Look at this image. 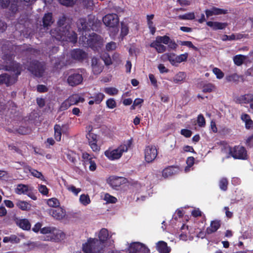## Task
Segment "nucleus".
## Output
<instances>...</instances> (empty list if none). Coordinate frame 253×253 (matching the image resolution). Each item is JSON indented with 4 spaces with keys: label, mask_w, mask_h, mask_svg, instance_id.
Segmentation results:
<instances>
[{
    "label": "nucleus",
    "mask_w": 253,
    "mask_h": 253,
    "mask_svg": "<svg viewBox=\"0 0 253 253\" xmlns=\"http://www.w3.org/2000/svg\"><path fill=\"white\" fill-rule=\"evenodd\" d=\"M66 188L69 191L73 193L75 195H77L79 192L81 191V189L76 188L75 186L72 185H67Z\"/></svg>",
    "instance_id": "nucleus-51"
},
{
    "label": "nucleus",
    "mask_w": 253,
    "mask_h": 253,
    "mask_svg": "<svg viewBox=\"0 0 253 253\" xmlns=\"http://www.w3.org/2000/svg\"><path fill=\"white\" fill-rule=\"evenodd\" d=\"M91 67L92 72L95 75L99 74L103 69V66L100 60L95 57H93L91 59Z\"/></svg>",
    "instance_id": "nucleus-12"
},
{
    "label": "nucleus",
    "mask_w": 253,
    "mask_h": 253,
    "mask_svg": "<svg viewBox=\"0 0 253 253\" xmlns=\"http://www.w3.org/2000/svg\"><path fill=\"white\" fill-rule=\"evenodd\" d=\"M79 201L84 206L89 205L91 202L90 198L87 194H82L80 197Z\"/></svg>",
    "instance_id": "nucleus-32"
},
{
    "label": "nucleus",
    "mask_w": 253,
    "mask_h": 253,
    "mask_svg": "<svg viewBox=\"0 0 253 253\" xmlns=\"http://www.w3.org/2000/svg\"><path fill=\"white\" fill-rule=\"evenodd\" d=\"M156 249L160 253H169L170 248L168 246L167 243L160 241L156 244Z\"/></svg>",
    "instance_id": "nucleus-17"
},
{
    "label": "nucleus",
    "mask_w": 253,
    "mask_h": 253,
    "mask_svg": "<svg viewBox=\"0 0 253 253\" xmlns=\"http://www.w3.org/2000/svg\"><path fill=\"white\" fill-rule=\"evenodd\" d=\"M253 99V96L250 94L242 95L239 98V101L241 103H249Z\"/></svg>",
    "instance_id": "nucleus-36"
},
{
    "label": "nucleus",
    "mask_w": 253,
    "mask_h": 253,
    "mask_svg": "<svg viewBox=\"0 0 253 253\" xmlns=\"http://www.w3.org/2000/svg\"><path fill=\"white\" fill-rule=\"evenodd\" d=\"M188 57V54L184 53L178 56H176L175 61L176 63V65L178 63H180L183 61H186Z\"/></svg>",
    "instance_id": "nucleus-49"
},
{
    "label": "nucleus",
    "mask_w": 253,
    "mask_h": 253,
    "mask_svg": "<svg viewBox=\"0 0 253 253\" xmlns=\"http://www.w3.org/2000/svg\"><path fill=\"white\" fill-rule=\"evenodd\" d=\"M128 33V26L124 23H121V31L120 36L122 37L123 39L124 37L126 36Z\"/></svg>",
    "instance_id": "nucleus-43"
},
{
    "label": "nucleus",
    "mask_w": 253,
    "mask_h": 253,
    "mask_svg": "<svg viewBox=\"0 0 253 253\" xmlns=\"http://www.w3.org/2000/svg\"><path fill=\"white\" fill-rule=\"evenodd\" d=\"M54 230V227H45L41 229V233L42 234H51Z\"/></svg>",
    "instance_id": "nucleus-59"
},
{
    "label": "nucleus",
    "mask_w": 253,
    "mask_h": 253,
    "mask_svg": "<svg viewBox=\"0 0 253 253\" xmlns=\"http://www.w3.org/2000/svg\"><path fill=\"white\" fill-rule=\"evenodd\" d=\"M19 240V239L16 236L11 235L9 237H5L3 238V241L4 243H18Z\"/></svg>",
    "instance_id": "nucleus-41"
},
{
    "label": "nucleus",
    "mask_w": 253,
    "mask_h": 253,
    "mask_svg": "<svg viewBox=\"0 0 253 253\" xmlns=\"http://www.w3.org/2000/svg\"><path fill=\"white\" fill-rule=\"evenodd\" d=\"M228 182L226 178L223 177L220 179L219 182V186L220 188L223 191L227 189Z\"/></svg>",
    "instance_id": "nucleus-39"
},
{
    "label": "nucleus",
    "mask_w": 253,
    "mask_h": 253,
    "mask_svg": "<svg viewBox=\"0 0 253 253\" xmlns=\"http://www.w3.org/2000/svg\"><path fill=\"white\" fill-rule=\"evenodd\" d=\"M240 76L237 73H233L226 76L225 79L228 82L237 83L239 82Z\"/></svg>",
    "instance_id": "nucleus-33"
},
{
    "label": "nucleus",
    "mask_w": 253,
    "mask_h": 253,
    "mask_svg": "<svg viewBox=\"0 0 253 253\" xmlns=\"http://www.w3.org/2000/svg\"><path fill=\"white\" fill-rule=\"evenodd\" d=\"M39 191L44 195H47L48 193V189L47 187L44 185H39L38 186Z\"/></svg>",
    "instance_id": "nucleus-55"
},
{
    "label": "nucleus",
    "mask_w": 253,
    "mask_h": 253,
    "mask_svg": "<svg viewBox=\"0 0 253 253\" xmlns=\"http://www.w3.org/2000/svg\"><path fill=\"white\" fill-rule=\"evenodd\" d=\"M125 181L121 177L111 176L109 178V183L113 188L119 187Z\"/></svg>",
    "instance_id": "nucleus-18"
},
{
    "label": "nucleus",
    "mask_w": 253,
    "mask_h": 253,
    "mask_svg": "<svg viewBox=\"0 0 253 253\" xmlns=\"http://www.w3.org/2000/svg\"><path fill=\"white\" fill-rule=\"evenodd\" d=\"M68 99L72 105L77 104L79 102H83L84 101V99L78 94L71 95Z\"/></svg>",
    "instance_id": "nucleus-25"
},
{
    "label": "nucleus",
    "mask_w": 253,
    "mask_h": 253,
    "mask_svg": "<svg viewBox=\"0 0 253 253\" xmlns=\"http://www.w3.org/2000/svg\"><path fill=\"white\" fill-rule=\"evenodd\" d=\"M77 0H59L60 4L66 6H72L74 5Z\"/></svg>",
    "instance_id": "nucleus-46"
},
{
    "label": "nucleus",
    "mask_w": 253,
    "mask_h": 253,
    "mask_svg": "<svg viewBox=\"0 0 253 253\" xmlns=\"http://www.w3.org/2000/svg\"><path fill=\"white\" fill-rule=\"evenodd\" d=\"M49 212L53 218L57 220H61L66 216L65 211L60 207H58L54 209H51Z\"/></svg>",
    "instance_id": "nucleus-14"
},
{
    "label": "nucleus",
    "mask_w": 253,
    "mask_h": 253,
    "mask_svg": "<svg viewBox=\"0 0 253 253\" xmlns=\"http://www.w3.org/2000/svg\"><path fill=\"white\" fill-rule=\"evenodd\" d=\"M47 205L51 207L58 208L59 206V202L56 198H51L47 201Z\"/></svg>",
    "instance_id": "nucleus-42"
},
{
    "label": "nucleus",
    "mask_w": 253,
    "mask_h": 253,
    "mask_svg": "<svg viewBox=\"0 0 253 253\" xmlns=\"http://www.w3.org/2000/svg\"><path fill=\"white\" fill-rule=\"evenodd\" d=\"M34 188L29 185L19 184L15 189V192L18 195H26L32 199L36 200V196L33 193Z\"/></svg>",
    "instance_id": "nucleus-6"
},
{
    "label": "nucleus",
    "mask_w": 253,
    "mask_h": 253,
    "mask_svg": "<svg viewBox=\"0 0 253 253\" xmlns=\"http://www.w3.org/2000/svg\"><path fill=\"white\" fill-rule=\"evenodd\" d=\"M83 80L82 75L79 73L71 74L67 78V83L69 85L75 86L81 84Z\"/></svg>",
    "instance_id": "nucleus-11"
},
{
    "label": "nucleus",
    "mask_w": 253,
    "mask_h": 253,
    "mask_svg": "<svg viewBox=\"0 0 253 253\" xmlns=\"http://www.w3.org/2000/svg\"><path fill=\"white\" fill-rule=\"evenodd\" d=\"M158 151L155 146H148L144 150L145 160L147 163L152 162L157 157Z\"/></svg>",
    "instance_id": "nucleus-8"
},
{
    "label": "nucleus",
    "mask_w": 253,
    "mask_h": 253,
    "mask_svg": "<svg viewBox=\"0 0 253 253\" xmlns=\"http://www.w3.org/2000/svg\"><path fill=\"white\" fill-rule=\"evenodd\" d=\"M106 47L107 50H114L116 47V43L115 42H111L107 44Z\"/></svg>",
    "instance_id": "nucleus-62"
},
{
    "label": "nucleus",
    "mask_w": 253,
    "mask_h": 253,
    "mask_svg": "<svg viewBox=\"0 0 253 253\" xmlns=\"http://www.w3.org/2000/svg\"><path fill=\"white\" fill-rule=\"evenodd\" d=\"M72 57L79 61L84 59L86 57V53L80 49H74L71 51Z\"/></svg>",
    "instance_id": "nucleus-16"
},
{
    "label": "nucleus",
    "mask_w": 253,
    "mask_h": 253,
    "mask_svg": "<svg viewBox=\"0 0 253 253\" xmlns=\"http://www.w3.org/2000/svg\"><path fill=\"white\" fill-rule=\"evenodd\" d=\"M178 18L181 20H192L195 18L194 12H189L178 16Z\"/></svg>",
    "instance_id": "nucleus-40"
},
{
    "label": "nucleus",
    "mask_w": 253,
    "mask_h": 253,
    "mask_svg": "<svg viewBox=\"0 0 253 253\" xmlns=\"http://www.w3.org/2000/svg\"><path fill=\"white\" fill-rule=\"evenodd\" d=\"M131 145L130 140L120 145L116 149H109L104 152L105 156L110 160L114 161L119 159L122 156L123 153L127 151L128 148Z\"/></svg>",
    "instance_id": "nucleus-4"
},
{
    "label": "nucleus",
    "mask_w": 253,
    "mask_h": 253,
    "mask_svg": "<svg viewBox=\"0 0 253 253\" xmlns=\"http://www.w3.org/2000/svg\"><path fill=\"white\" fill-rule=\"evenodd\" d=\"M79 30L85 31L87 29V23L84 19H80L77 22Z\"/></svg>",
    "instance_id": "nucleus-37"
},
{
    "label": "nucleus",
    "mask_w": 253,
    "mask_h": 253,
    "mask_svg": "<svg viewBox=\"0 0 253 253\" xmlns=\"http://www.w3.org/2000/svg\"><path fill=\"white\" fill-rule=\"evenodd\" d=\"M186 77L185 73L179 72L173 78V82L176 84H181L184 83Z\"/></svg>",
    "instance_id": "nucleus-22"
},
{
    "label": "nucleus",
    "mask_w": 253,
    "mask_h": 253,
    "mask_svg": "<svg viewBox=\"0 0 253 253\" xmlns=\"http://www.w3.org/2000/svg\"><path fill=\"white\" fill-rule=\"evenodd\" d=\"M108 237V230L105 228H102L98 234L99 240L97 239H90L87 243L83 245V251L85 253H98L100 249L99 245L106 241Z\"/></svg>",
    "instance_id": "nucleus-3"
},
{
    "label": "nucleus",
    "mask_w": 253,
    "mask_h": 253,
    "mask_svg": "<svg viewBox=\"0 0 253 253\" xmlns=\"http://www.w3.org/2000/svg\"><path fill=\"white\" fill-rule=\"evenodd\" d=\"M17 224L24 230H29L30 229L31 225L27 219H23L20 220L17 222Z\"/></svg>",
    "instance_id": "nucleus-30"
},
{
    "label": "nucleus",
    "mask_w": 253,
    "mask_h": 253,
    "mask_svg": "<svg viewBox=\"0 0 253 253\" xmlns=\"http://www.w3.org/2000/svg\"><path fill=\"white\" fill-rule=\"evenodd\" d=\"M28 167L24 162H15L14 164V167L17 169H20L21 167L24 169V170L27 172L26 167Z\"/></svg>",
    "instance_id": "nucleus-54"
},
{
    "label": "nucleus",
    "mask_w": 253,
    "mask_h": 253,
    "mask_svg": "<svg viewBox=\"0 0 253 253\" xmlns=\"http://www.w3.org/2000/svg\"><path fill=\"white\" fill-rule=\"evenodd\" d=\"M207 25L211 27L213 30H223L228 26L227 23L212 21L207 22Z\"/></svg>",
    "instance_id": "nucleus-19"
},
{
    "label": "nucleus",
    "mask_w": 253,
    "mask_h": 253,
    "mask_svg": "<svg viewBox=\"0 0 253 253\" xmlns=\"http://www.w3.org/2000/svg\"><path fill=\"white\" fill-rule=\"evenodd\" d=\"M50 35L59 41H67L75 43L77 42V34L70 30V26L66 18L63 15L57 21V27L50 31Z\"/></svg>",
    "instance_id": "nucleus-1"
},
{
    "label": "nucleus",
    "mask_w": 253,
    "mask_h": 253,
    "mask_svg": "<svg viewBox=\"0 0 253 253\" xmlns=\"http://www.w3.org/2000/svg\"><path fill=\"white\" fill-rule=\"evenodd\" d=\"M83 42L84 43L86 42V43L87 44H89L90 45L100 46L102 44V43L103 42V39L100 36L95 33H92L90 35V38L89 39H87L86 41H85L84 40H83Z\"/></svg>",
    "instance_id": "nucleus-13"
},
{
    "label": "nucleus",
    "mask_w": 253,
    "mask_h": 253,
    "mask_svg": "<svg viewBox=\"0 0 253 253\" xmlns=\"http://www.w3.org/2000/svg\"><path fill=\"white\" fill-rule=\"evenodd\" d=\"M16 206L22 211H29L31 209V205L29 203L18 200L16 203Z\"/></svg>",
    "instance_id": "nucleus-27"
},
{
    "label": "nucleus",
    "mask_w": 253,
    "mask_h": 253,
    "mask_svg": "<svg viewBox=\"0 0 253 253\" xmlns=\"http://www.w3.org/2000/svg\"><path fill=\"white\" fill-rule=\"evenodd\" d=\"M220 226V222L219 220H214L211 222L210 226L208 227L206 233L211 234L215 232Z\"/></svg>",
    "instance_id": "nucleus-21"
},
{
    "label": "nucleus",
    "mask_w": 253,
    "mask_h": 253,
    "mask_svg": "<svg viewBox=\"0 0 253 253\" xmlns=\"http://www.w3.org/2000/svg\"><path fill=\"white\" fill-rule=\"evenodd\" d=\"M149 78L151 81V84L155 87L158 86L157 81L155 77L153 74L149 75Z\"/></svg>",
    "instance_id": "nucleus-63"
},
{
    "label": "nucleus",
    "mask_w": 253,
    "mask_h": 253,
    "mask_svg": "<svg viewBox=\"0 0 253 253\" xmlns=\"http://www.w3.org/2000/svg\"><path fill=\"white\" fill-rule=\"evenodd\" d=\"M104 200L107 203H115L117 201L116 198L110 195L108 193L105 194Z\"/></svg>",
    "instance_id": "nucleus-45"
},
{
    "label": "nucleus",
    "mask_w": 253,
    "mask_h": 253,
    "mask_svg": "<svg viewBox=\"0 0 253 253\" xmlns=\"http://www.w3.org/2000/svg\"><path fill=\"white\" fill-rule=\"evenodd\" d=\"M181 134L186 137H189L192 134V131L189 129H182L181 130Z\"/></svg>",
    "instance_id": "nucleus-64"
},
{
    "label": "nucleus",
    "mask_w": 253,
    "mask_h": 253,
    "mask_svg": "<svg viewBox=\"0 0 253 253\" xmlns=\"http://www.w3.org/2000/svg\"><path fill=\"white\" fill-rule=\"evenodd\" d=\"M229 152L234 159L245 160L247 159V151L242 146H235L233 148H229Z\"/></svg>",
    "instance_id": "nucleus-7"
},
{
    "label": "nucleus",
    "mask_w": 253,
    "mask_h": 253,
    "mask_svg": "<svg viewBox=\"0 0 253 253\" xmlns=\"http://www.w3.org/2000/svg\"><path fill=\"white\" fill-rule=\"evenodd\" d=\"M169 37L167 36H158L156 37V40L161 43H163L165 44H168V43H169Z\"/></svg>",
    "instance_id": "nucleus-44"
},
{
    "label": "nucleus",
    "mask_w": 253,
    "mask_h": 253,
    "mask_svg": "<svg viewBox=\"0 0 253 253\" xmlns=\"http://www.w3.org/2000/svg\"><path fill=\"white\" fill-rule=\"evenodd\" d=\"M161 58L164 61L168 60L172 65H176L175 61L176 55L173 53L164 54L162 56Z\"/></svg>",
    "instance_id": "nucleus-28"
},
{
    "label": "nucleus",
    "mask_w": 253,
    "mask_h": 253,
    "mask_svg": "<svg viewBox=\"0 0 253 253\" xmlns=\"http://www.w3.org/2000/svg\"><path fill=\"white\" fill-rule=\"evenodd\" d=\"M175 172L174 169L172 167H169L163 170L162 175L164 177L167 178L174 174Z\"/></svg>",
    "instance_id": "nucleus-31"
},
{
    "label": "nucleus",
    "mask_w": 253,
    "mask_h": 253,
    "mask_svg": "<svg viewBox=\"0 0 253 253\" xmlns=\"http://www.w3.org/2000/svg\"><path fill=\"white\" fill-rule=\"evenodd\" d=\"M107 106L110 109H113L116 107V102L113 98L109 99L106 101Z\"/></svg>",
    "instance_id": "nucleus-58"
},
{
    "label": "nucleus",
    "mask_w": 253,
    "mask_h": 253,
    "mask_svg": "<svg viewBox=\"0 0 253 253\" xmlns=\"http://www.w3.org/2000/svg\"><path fill=\"white\" fill-rule=\"evenodd\" d=\"M186 163L188 165V167H186L185 169V171L186 172L188 171L189 169V168L192 167L194 163V158L193 157H189L187 158L186 160Z\"/></svg>",
    "instance_id": "nucleus-53"
},
{
    "label": "nucleus",
    "mask_w": 253,
    "mask_h": 253,
    "mask_svg": "<svg viewBox=\"0 0 253 253\" xmlns=\"http://www.w3.org/2000/svg\"><path fill=\"white\" fill-rule=\"evenodd\" d=\"M246 56L243 55H237L235 56H234L233 58V60L234 62V63L237 65V66H240L241 65L244 61L246 60Z\"/></svg>",
    "instance_id": "nucleus-35"
},
{
    "label": "nucleus",
    "mask_w": 253,
    "mask_h": 253,
    "mask_svg": "<svg viewBox=\"0 0 253 253\" xmlns=\"http://www.w3.org/2000/svg\"><path fill=\"white\" fill-rule=\"evenodd\" d=\"M65 234L61 230L54 228V231L52 232L50 237V240L54 241H59L65 238Z\"/></svg>",
    "instance_id": "nucleus-20"
},
{
    "label": "nucleus",
    "mask_w": 253,
    "mask_h": 253,
    "mask_svg": "<svg viewBox=\"0 0 253 253\" xmlns=\"http://www.w3.org/2000/svg\"><path fill=\"white\" fill-rule=\"evenodd\" d=\"M103 22L106 26L113 28V31H110V36L115 37L119 31L117 27L119 23L118 15L113 13L107 14L103 18Z\"/></svg>",
    "instance_id": "nucleus-5"
},
{
    "label": "nucleus",
    "mask_w": 253,
    "mask_h": 253,
    "mask_svg": "<svg viewBox=\"0 0 253 253\" xmlns=\"http://www.w3.org/2000/svg\"><path fill=\"white\" fill-rule=\"evenodd\" d=\"M54 136L55 139L59 141L61 138V127L60 125H56L54 126Z\"/></svg>",
    "instance_id": "nucleus-34"
},
{
    "label": "nucleus",
    "mask_w": 253,
    "mask_h": 253,
    "mask_svg": "<svg viewBox=\"0 0 253 253\" xmlns=\"http://www.w3.org/2000/svg\"><path fill=\"white\" fill-rule=\"evenodd\" d=\"M147 25L150 30L151 33L154 35L156 31V28L154 25L153 22L152 20H147Z\"/></svg>",
    "instance_id": "nucleus-61"
},
{
    "label": "nucleus",
    "mask_w": 253,
    "mask_h": 253,
    "mask_svg": "<svg viewBox=\"0 0 253 253\" xmlns=\"http://www.w3.org/2000/svg\"><path fill=\"white\" fill-rule=\"evenodd\" d=\"M227 13V10L213 7L210 9H206L205 13L207 17H209L212 15H217L221 14H225Z\"/></svg>",
    "instance_id": "nucleus-15"
},
{
    "label": "nucleus",
    "mask_w": 253,
    "mask_h": 253,
    "mask_svg": "<svg viewBox=\"0 0 253 253\" xmlns=\"http://www.w3.org/2000/svg\"><path fill=\"white\" fill-rule=\"evenodd\" d=\"M215 89V86L212 84H208L205 85L203 88V92L205 93L211 92L213 91Z\"/></svg>",
    "instance_id": "nucleus-47"
},
{
    "label": "nucleus",
    "mask_w": 253,
    "mask_h": 253,
    "mask_svg": "<svg viewBox=\"0 0 253 253\" xmlns=\"http://www.w3.org/2000/svg\"><path fill=\"white\" fill-rule=\"evenodd\" d=\"M3 59L5 63L4 69L13 71L15 73V77H11L6 74L1 75H0V84H5L9 85L16 81V77L20 74L21 67L18 63L13 61L11 55L4 54Z\"/></svg>",
    "instance_id": "nucleus-2"
},
{
    "label": "nucleus",
    "mask_w": 253,
    "mask_h": 253,
    "mask_svg": "<svg viewBox=\"0 0 253 253\" xmlns=\"http://www.w3.org/2000/svg\"><path fill=\"white\" fill-rule=\"evenodd\" d=\"M128 252L129 253H150L149 250L145 245L139 242L131 244Z\"/></svg>",
    "instance_id": "nucleus-9"
},
{
    "label": "nucleus",
    "mask_w": 253,
    "mask_h": 253,
    "mask_svg": "<svg viewBox=\"0 0 253 253\" xmlns=\"http://www.w3.org/2000/svg\"><path fill=\"white\" fill-rule=\"evenodd\" d=\"M150 46L154 48L158 53H163L166 50V47L156 40L150 44Z\"/></svg>",
    "instance_id": "nucleus-23"
},
{
    "label": "nucleus",
    "mask_w": 253,
    "mask_h": 253,
    "mask_svg": "<svg viewBox=\"0 0 253 253\" xmlns=\"http://www.w3.org/2000/svg\"><path fill=\"white\" fill-rule=\"evenodd\" d=\"M197 123L198 126L201 127L204 126L206 124L205 119L202 114L198 115L197 117Z\"/></svg>",
    "instance_id": "nucleus-57"
},
{
    "label": "nucleus",
    "mask_w": 253,
    "mask_h": 253,
    "mask_svg": "<svg viewBox=\"0 0 253 253\" xmlns=\"http://www.w3.org/2000/svg\"><path fill=\"white\" fill-rule=\"evenodd\" d=\"M104 91L109 95H115L118 93L119 90L115 87H109L105 88Z\"/></svg>",
    "instance_id": "nucleus-38"
},
{
    "label": "nucleus",
    "mask_w": 253,
    "mask_h": 253,
    "mask_svg": "<svg viewBox=\"0 0 253 253\" xmlns=\"http://www.w3.org/2000/svg\"><path fill=\"white\" fill-rule=\"evenodd\" d=\"M27 172L28 171L30 172L31 174L34 177L39 178L42 180L45 181V178L42 173L38 171L36 169H32L30 167L28 166V167H26Z\"/></svg>",
    "instance_id": "nucleus-26"
},
{
    "label": "nucleus",
    "mask_w": 253,
    "mask_h": 253,
    "mask_svg": "<svg viewBox=\"0 0 253 253\" xmlns=\"http://www.w3.org/2000/svg\"><path fill=\"white\" fill-rule=\"evenodd\" d=\"M28 70L35 76L40 77L42 76L44 69L42 64L35 61L28 67Z\"/></svg>",
    "instance_id": "nucleus-10"
},
{
    "label": "nucleus",
    "mask_w": 253,
    "mask_h": 253,
    "mask_svg": "<svg viewBox=\"0 0 253 253\" xmlns=\"http://www.w3.org/2000/svg\"><path fill=\"white\" fill-rule=\"evenodd\" d=\"M241 119L245 122L247 128H250L253 126V121L248 114H243L241 116Z\"/></svg>",
    "instance_id": "nucleus-29"
},
{
    "label": "nucleus",
    "mask_w": 253,
    "mask_h": 253,
    "mask_svg": "<svg viewBox=\"0 0 253 253\" xmlns=\"http://www.w3.org/2000/svg\"><path fill=\"white\" fill-rule=\"evenodd\" d=\"M54 20L51 13H47L44 14L42 18L43 26L44 27L51 26Z\"/></svg>",
    "instance_id": "nucleus-24"
},
{
    "label": "nucleus",
    "mask_w": 253,
    "mask_h": 253,
    "mask_svg": "<svg viewBox=\"0 0 253 253\" xmlns=\"http://www.w3.org/2000/svg\"><path fill=\"white\" fill-rule=\"evenodd\" d=\"M89 144L92 150L94 151H98L99 150V147L97 144V140H90Z\"/></svg>",
    "instance_id": "nucleus-56"
},
{
    "label": "nucleus",
    "mask_w": 253,
    "mask_h": 253,
    "mask_svg": "<svg viewBox=\"0 0 253 253\" xmlns=\"http://www.w3.org/2000/svg\"><path fill=\"white\" fill-rule=\"evenodd\" d=\"M105 95L104 94L102 93H96L93 97H91V98H93L95 100V103L96 104H99L104 99Z\"/></svg>",
    "instance_id": "nucleus-48"
},
{
    "label": "nucleus",
    "mask_w": 253,
    "mask_h": 253,
    "mask_svg": "<svg viewBox=\"0 0 253 253\" xmlns=\"http://www.w3.org/2000/svg\"><path fill=\"white\" fill-rule=\"evenodd\" d=\"M213 73L216 75V78L221 79L224 77V73L221 70L217 68H213L212 69Z\"/></svg>",
    "instance_id": "nucleus-52"
},
{
    "label": "nucleus",
    "mask_w": 253,
    "mask_h": 253,
    "mask_svg": "<svg viewBox=\"0 0 253 253\" xmlns=\"http://www.w3.org/2000/svg\"><path fill=\"white\" fill-rule=\"evenodd\" d=\"M180 44L182 45L187 46L189 47H191L195 50H197V48L190 41H180Z\"/></svg>",
    "instance_id": "nucleus-60"
},
{
    "label": "nucleus",
    "mask_w": 253,
    "mask_h": 253,
    "mask_svg": "<svg viewBox=\"0 0 253 253\" xmlns=\"http://www.w3.org/2000/svg\"><path fill=\"white\" fill-rule=\"evenodd\" d=\"M71 105H72L70 104V103L69 101H68V99H67L63 102L62 103V104H61V105L59 108V110L60 111H63L64 110H66Z\"/></svg>",
    "instance_id": "nucleus-50"
}]
</instances>
